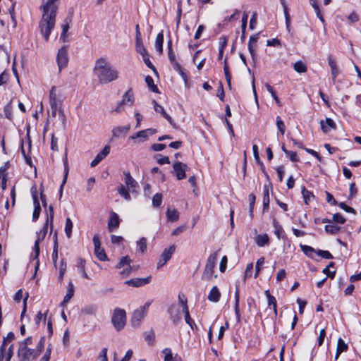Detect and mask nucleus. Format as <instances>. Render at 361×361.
I'll return each instance as SVG.
<instances>
[{
	"mask_svg": "<svg viewBox=\"0 0 361 361\" xmlns=\"http://www.w3.org/2000/svg\"><path fill=\"white\" fill-rule=\"evenodd\" d=\"M151 276L147 278H136L126 281V283L128 286L134 287H140L148 284L150 281Z\"/></svg>",
	"mask_w": 361,
	"mask_h": 361,
	"instance_id": "18",
	"label": "nucleus"
},
{
	"mask_svg": "<svg viewBox=\"0 0 361 361\" xmlns=\"http://www.w3.org/2000/svg\"><path fill=\"white\" fill-rule=\"evenodd\" d=\"M173 169L178 180L184 179L186 177L185 170L187 165L180 161H176L173 165Z\"/></svg>",
	"mask_w": 361,
	"mask_h": 361,
	"instance_id": "14",
	"label": "nucleus"
},
{
	"mask_svg": "<svg viewBox=\"0 0 361 361\" xmlns=\"http://www.w3.org/2000/svg\"><path fill=\"white\" fill-rule=\"evenodd\" d=\"M66 269V262L64 259H61L59 266V279L61 280L63 277Z\"/></svg>",
	"mask_w": 361,
	"mask_h": 361,
	"instance_id": "61",
	"label": "nucleus"
},
{
	"mask_svg": "<svg viewBox=\"0 0 361 361\" xmlns=\"http://www.w3.org/2000/svg\"><path fill=\"white\" fill-rule=\"evenodd\" d=\"M49 215L47 216L46 221L43 226V227L40 229L39 231L37 232V239L35 242L34 245V254H32L31 257L33 258V259H37L38 258V256L39 255V243L42 242L47 233L48 229V225L51 224V228H52L53 226V221H54V208L52 205H50L49 207Z\"/></svg>",
	"mask_w": 361,
	"mask_h": 361,
	"instance_id": "2",
	"label": "nucleus"
},
{
	"mask_svg": "<svg viewBox=\"0 0 361 361\" xmlns=\"http://www.w3.org/2000/svg\"><path fill=\"white\" fill-rule=\"evenodd\" d=\"M179 304H178L180 308H182V312H187L188 310V306L187 304V300L184 298V297L178 296Z\"/></svg>",
	"mask_w": 361,
	"mask_h": 361,
	"instance_id": "50",
	"label": "nucleus"
},
{
	"mask_svg": "<svg viewBox=\"0 0 361 361\" xmlns=\"http://www.w3.org/2000/svg\"><path fill=\"white\" fill-rule=\"evenodd\" d=\"M221 293L216 286L212 287L208 295V300L213 302H217L219 301Z\"/></svg>",
	"mask_w": 361,
	"mask_h": 361,
	"instance_id": "27",
	"label": "nucleus"
},
{
	"mask_svg": "<svg viewBox=\"0 0 361 361\" xmlns=\"http://www.w3.org/2000/svg\"><path fill=\"white\" fill-rule=\"evenodd\" d=\"M4 114H5V116L8 119L11 120L13 118V113H12V111H13V106H12L11 101L10 102H8L4 106Z\"/></svg>",
	"mask_w": 361,
	"mask_h": 361,
	"instance_id": "42",
	"label": "nucleus"
},
{
	"mask_svg": "<svg viewBox=\"0 0 361 361\" xmlns=\"http://www.w3.org/2000/svg\"><path fill=\"white\" fill-rule=\"evenodd\" d=\"M124 182L128 188H135L137 186V181L131 176L130 172L124 171Z\"/></svg>",
	"mask_w": 361,
	"mask_h": 361,
	"instance_id": "24",
	"label": "nucleus"
},
{
	"mask_svg": "<svg viewBox=\"0 0 361 361\" xmlns=\"http://www.w3.org/2000/svg\"><path fill=\"white\" fill-rule=\"evenodd\" d=\"M120 224V219L118 215L114 212H111L110 214V219L108 222V229L110 232L114 231L116 228L119 227Z\"/></svg>",
	"mask_w": 361,
	"mask_h": 361,
	"instance_id": "17",
	"label": "nucleus"
},
{
	"mask_svg": "<svg viewBox=\"0 0 361 361\" xmlns=\"http://www.w3.org/2000/svg\"><path fill=\"white\" fill-rule=\"evenodd\" d=\"M135 48L136 51L142 56V57H145L147 56V51L146 49L144 47V44L142 43V40L141 39H137L135 42Z\"/></svg>",
	"mask_w": 361,
	"mask_h": 361,
	"instance_id": "36",
	"label": "nucleus"
},
{
	"mask_svg": "<svg viewBox=\"0 0 361 361\" xmlns=\"http://www.w3.org/2000/svg\"><path fill=\"white\" fill-rule=\"evenodd\" d=\"M93 73L101 85L112 82L119 78V71L102 57L95 61Z\"/></svg>",
	"mask_w": 361,
	"mask_h": 361,
	"instance_id": "1",
	"label": "nucleus"
},
{
	"mask_svg": "<svg viewBox=\"0 0 361 361\" xmlns=\"http://www.w3.org/2000/svg\"><path fill=\"white\" fill-rule=\"evenodd\" d=\"M321 128L323 132L327 133L331 129L336 128V124L334 121L329 118H326L325 121L322 120L320 121Z\"/></svg>",
	"mask_w": 361,
	"mask_h": 361,
	"instance_id": "21",
	"label": "nucleus"
},
{
	"mask_svg": "<svg viewBox=\"0 0 361 361\" xmlns=\"http://www.w3.org/2000/svg\"><path fill=\"white\" fill-rule=\"evenodd\" d=\"M137 245L139 247V250L144 252L147 249V240L145 238L142 237L137 242Z\"/></svg>",
	"mask_w": 361,
	"mask_h": 361,
	"instance_id": "54",
	"label": "nucleus"
},
{
	"mask_svg": "<svg viewBox=\"0 0 361 361\" xmlns=\"http://www.w3.org/2000/svg\"><path fill=\"white\" fill-rule=\"evenodd\" d=\"M293 69L298 73H304L307 71V66L302 61H298L293 64Z\"/></svg>",
	"mask_w": 361,
	"mask_h": 361,
	"instance_id": "33",
	"label": "nucleus"
},
{
	"mask_svg": "<svg viewBox=\"0 0 361 361\" xmlns=\"http://www.w3.org/2000/svg\"><path fill=\"white\" fill-rule=\"evenodd\" d=\"M265 295L267 298L268 305L273 306L274 314L276 316L277 315V305H276V300L275 297H274L273 295H271L270 294V292L269 290H267L265 291Z\"/></svg>",
	"mask_w": 361,
	"mask_h": 361,
	"instance_id": "32",
	"label": "nucleus"
},
{
	"mask_svg": "<svg viewBox=\"0 0 361 361\" xmlns=\"http://www.w3.org/2000/svg\"><path fill=\"white\" fill-rule=\"evenodd\" d=\"M154 133L155 130L151 128L140 130L130 136L129 140H133L135 144H139L147 140L149 136L153 135Z\"/></svg>",
	"mask_w": 361,
	"mask_h": 361,
	"instance_id": "10",
	"label": "nucleus"
},
{
	"mask_svg": "<svg viewBox=\"0 0 361 361\" xmlns=\"http://www.w3.org/2000/svg\"><path fill=\"white\" fill-rule=\"evenodd\" d=\"M38 356L39 352H35V349H32L24 345H18L17 357L19 361H30L35 360Z\"/></svg>",
	"mask_w": 361,
	"mask_h": 361,
	"instance_id": "4",
	"label": "nucleus"
},
{
	"mask_svg": "<svg viewBox=\"0 0 361 361\" xmlns=\"http://www.w3.org/2000/svg\"><path fill=\"white\" fill-rule=\"evenodd\" d=\"M128 189L129 188H128L123 185H121L117 189L118 194L126 200H130V195L128 192Z\"/></svg>",
	"mask_w": 361,
	"mask_h": 361,
	"instance_id": "38",
	"label": "nucleus"
},
{
	"mask_svg": "<svg viewBox=\"0 0 361 361\" xmlns=\"http://www.w3.org/2000/svg\"><path fill=\"white\" fill-rule=\"evenodd\" d=\"M264 262V257H261L257 261L256 265H255V278H257L258 276V275L260 272V270H261V267L263 265Z\"/></svg>",
	"mask_w": 361,
	"mask_h": 361,
	"instance_id": "56",
	"label": "nucleus"
},
{
	"mask_svg": "<svg viewBox=\"0 0 361 361\" xmlns=\"http://www.w3.org/2000/svg\"><path fill=\"white\" fill-rule=\"evenodd\" d=\"M131 260L128 257V256H125V257H123L120 262L118 263V264L116 265V267L120 269L122 267H123L124 265H129L130 263Z\"/></svg>",
	"mask_w": 361,
	"mask_h": 361,
	"instance_id": "59",
	"label": "nucleus"
},
{
	"mask_svg": "<svg viewBox=\"0 0 361 361\" xmlns=\"http://www.w3.org/2000/svg\"><path fill=\"white\" fill-rule=\"evenodd\" d=\"M110 152V147L109 145H106L103 149L99 152L94 159L90 163L91 167L96 166L100 161H102Z\"/></svg>",
	"mask_w": 361,
	"mask_h": 361,
	"instance_id": "16",
	"label": "nucleus"
},
{
	"mask_svg": "<svg viewBox=\"0 0 361 361\" xmlns=\"http://www.w3.org/2000/svg\"><path fill=\"white\" fill-rule=\"evenodd\" d=\"M302 193L306 204H307L308 202H310L311 199L314 197L312 192L306 190L305 188H302Z\"/></svg>",
	"mask_w": 361,
	"mask_h": 361,
	"instance_id": "52",
	"label": "nucleus"
},
{
	"mask_svg": "<svg viewBox=\"0 0 361 361\" xmlns=\"http://www.w3.org/2000/svg\"><path fill=\"white\" fill-rule=\"evenodd\" d=\"M163 42L164 34L163 32H161L157 35L155 41V48L159 52V54H162L163 52Z\"/></svg>",
	"mask_w": 361,
	"mask_h": 361,
	"instance_id": "34",
	"label": "nucleus"
},
{
	"mask_svg": "<svg viewBox=\"0 0 361 361\" xmlns=\"http://www.w3.org/2000/svg\"><path fill=\"white\" fill-rule=\"evenodd\" d=\"M151 304L152 301H147L143 306L140 307L134 311L131 318V323L133 326H138L140 325L141 321L146 316Z\"/></svg>",
	"mask_w": 361,
	"mask_h": 361,
	"instance_id": "6",
	"label": "nucleus"
},
{
	"mask_svg": "<svg viewBox=\"0 0 361 361\" xmlns=\"http://www.w3.org/2000/svg\"><path fill=\"white\" fill-rule=\"evenodd\" d=\"M239 300H240V295H239V287L236 285L235 291V314L236 317V320L238 322L240 320V314L239 309Z\"/></svg>",
	"mask_w": 361,
	"mask_h": 361,
	"instance_id": "25",
	"label": "nucleus"
},
{
	"mask_svg": "<svg viewBox=\"0 0 361 361\" xmlns=\"http://www.w3.org/2000/svg\"><path fill=\"white\" fill-rule=\"evenodd\" d=\"M73 222L70 218H67L65 225V233L68 238H70L72 235Z\"/></svg>",
	"mask_w": 361,
	"mask_h": 361,
	"instance_id": "41",
	"label": "nucleus"
},
{
	"mask_svg": "<svg viewBox=\"0 0 361 361\" xmlns=\"http://www.w3.org/2000/svg\"><path fill=\"white\" fill-rule=\"evenodd\" d=\"M49 104L51 109V116L53 117L56 116L58 111L61 113V101L57 98L55 86H53L49 92Z\"/></svg>",
	"mask_w": 361,
	"mask_h": 361,
	"instance_id": "8",
	"label": "nucleus"
},
{
	"mask_svg": "<svg viewBox=\"0 0 361 361\" xmlns=\"http://www.w3.org/2000/svg\"><path fill=\"white\" fill-rule=\"evenodd\" d=\"M333 220L336 223L341 224H343L345 222V219L339 213H336L333 215Z\"/></svg>",
	"mask_w": 361,
	"mask_h": 361,
	"instance_id": "63",
	"label": "nucleus"
},
{
	"mask_svg": "<svg viewBox=\"0 0 361 361\" xmlns=\"http://www.w3.org/2000/svg\"><path fill=\"white\" fill-rule=\"evenodd\" d=\"M8 162L6 163L0 168V179L1 180V188L3 190L6 189L7 174L6 170L8 169Z\"/></svg>",
	"mask_w": 361,
	"mask_h": 361,
	"instance_id": "22",
	"label": "nucleus"
},
{
	"mask_svg": "<svg viewBox=\"0 0 361 361\" xmlns=\"http://www.w3.org/2000/svg\"><path fill=\"white\" fill-rule=\"evenodd\" d=\"M145 82H146L147 85H148L149 88L152 92H158V88H157V85H154V80H153V78L151 76L147 75L145 78Z\"/></svg>",
	"mask_w": 361,
	"mask_h": 361,
	"instance_id": "44",
	"label": "nucleus"
},
{
	"mask_svg": "<svg viewBox=\"0 0 361 361\" xmlns=\"http://www.w3.org/2000/svg\"><path fill=\"white\" fill-rule=\"evenodd\" d=\"M217 261V253L209 256L204 270L202 275V279L205 281H209L212 278L214 274V269Z\"/></svg>",
	"mask_w": 361,
	"mask_h": 361,
	"instance_id": "7",
	"label": "nucleus"
},
{
	"mask_svg": "<svg viewBox=\"0 0 361 361\" xmlns=\"http://www.w3.org/2000/svg\"><path fill=\"white\" fill-rule=\"evenodd\" d=\"M13 355V344H10L7 348L6 347V352L4 353V359L6 361H10L12 356Z\"/></svg>",
	"mask_w": 361,
	"mask_h": 361,
	"instance_id": "48",
	"label": "nucleus"
},
{
	"mask_svg": "<svg viewBox=\"0 0 361 361\" xmlns=\"http://www.w3.org/2000/svg\"><path fill=\"white\" fill-rule=\"evenodd\" d=\"M74 294V286L73 284L70 282L68 283V288H67V292L66 295L63 298V301L61 302V305L64 306L66 303H68L70 300L72 298Z\"/></svg>",
	"mask_w": 361,
	"mask_h": 361,
	"instance_id": "28",
	"label": "nucleus"
},
{
	"mask_svg": "<svg viewBox=\"0 0 361 361\" xmlns=\"http://www.w3.org/2000/svg\"><path fill=\"white\" fill-rule=\"evenodd\" d=\"M15 339V334L13 332L8 333L6 337L3 338V342L0 347V361L4 360V353L6 352V347L8 346Z\"/></svg>",
	"mask_w": 361,
	"mask_h": 361,
	"instance_id": "15",
	"label": "nucleus"
},
{
	"mask_svg": "<svg viewBox=\"0 0 361 361\" xmlns=\"http://www.w3.org/2000/svg\"><path fill=\"white\" fill-rule=\"evenodd\" d=\"M183 313L185 314V321L190 326V328L192 329H193L194 327L197 328L195 322L190 316L189 310H188L187 312H184Z\"/></svg>",
	"mask_w": 361,
	"mask_h": 361,
	"instance_id": "49",
	"label": "nucleus"
},
{
	"mask_svg": "<svg viewBox=\"0 0 361 361\" xmlns=\"http://www.w3.org/2000/svg\"><path fill=\"white\" fill-rule=\"evenodd\" d=\"M340 226L335 225L333 222L325 226V231L329 234L335 235L340 231Z\"/></svg>",
	"mask_w": 361,
	"mask_h": 361,
	"instance_id": "37",
	"label": "nucleus"
},
{
	"mask_svg": "<svg viewBox=\"0 0 361 361\" xmlns=\"http://www.w3.org/2000/svg\"><path fill=\"white\" fill-rule=\"evenodd\" d=\"M248 200L250 204V216L251 218L253 216V209L255 204L256 197L254 194L251 193L248 196Z\"/></svg>",
	"mask_w": 361,
	"mask_h": 361,
	"instance_id": "45",
	"label": "nucleus"
},
{
	"mask_svg": "<svg viewBox=\"0 0 361 361\" xmlns=\"http://www.w3.org/2000/svg\"><path fill=\"white\" fill-rule=\"evenodd\" d=\"M162 196L159 193H157L153 196L152 204L154 207H159L161 204Z\"/></svg>",
	"mask_w": 361,
	"mask_h": 361,
	"instance_id": "60",
	"label": "nucleus"
},
{
	"mask_svg": "<svg viewBox=\"0 0 361 361\" xmlns=\"http://www.w3.org/2000/svg\"><path fill=\"white\" fill-rule=\"evenodd\" d=\"M42 18L39 22V29L46 41L49 39V35L55 25L56 11L43 10Z\"/></svg>",
	"mask_w": 361,
	"mask_h": 361,
	"instance_id": "3",
	"label": "nucleus"
},
{
	"mask_svg": "<svg viewBox=\"0 0 361 361\" xmlns=\"http://www.w3.org/2000/svg\"><path fill=\"white\" fill-rule=\"evenodd\" d=\"M310 1V3L311 4V6L313 7L315 13H316V15L318 17V18L322 22L324 23V18L321 13V11H320V9H319V6L317 4V0H309Z\"/></svg>",
	"mask_w": 361,
	"mask_h": 361,
	"instance_id": "40",
	"label": "nucleus"
},
{
	"mask_svg": "<svg viewBox=\"0 0 361 361\" xmlns=\"http://www.w3.org/2000/svg\"><path fill=\"white\" fill-rule=\"evenodd\" d=\"M130 128V125L118 126L113 129L112 133L114 137H119L121 134H126Z\"/></svg>",
	"mask_w": 361,
	"mask_h": 361,
	"instance_id": "31",
	"label": "nucleus"
},
{
	"mask_svg": "<svg viewBox=\"0 0 361 361\" xmlns=\"http://www.w3.org/2000/svg\"><path fill=\"white\" fill-rule=\"evenodd\" d=\"M257 13L255 12L252 13L251 18H250V28L251 30H254L257 25Z\"/></svg>",
	"mask_w": 361,
	"mask_h": 361,
	"instance_id": "64",
	"label": "nucleus"
},
{
	"mask_svg": "<svg viewBox=\"0 0 361 361\" xmlns=\"http://www.w3.org/2000/svg\"><path fill=\"white\" fill-rule=\"evenodd\" d=\"M167 219L170 221L174 222L178 220V213L176 209H168L166 211Z\"/></svg>",
	"mask_w": 361,
	"mask_h": 361,
	"instance_id": "39",
	"label": "nucleus"
},
{
	"mask_svg": "<svg viewBox=\"0 0 361 361\" xmlns=\"http://www.w3.org/2000/svg\"><path fill=\"white\" fill-rule=\"evenodd\" d=\"M224 74H225V78H226V82L228 83V87L231 88V75L229 72L228 66L226 63V60L224 61Z\"/></svg>",
	"mask_w": 361,
	"mask_h": 361,
	"instance_id": "47",
	"label": "nucleus"
},
{
	"mask_svg": "<svg viewBox=\"0 0 361 361\" xmlns=\"http://www.w3.org/2000/svg\"><path fill=\"white\" fill-rule=\"evenodd\" d=\"M85 261L83 259H80L79 260V262H78V268L79 271L82 274V276L84 278L88 279L89 276H88L87 274L86 273V271L85 270Z\"/></svg>",
	"mask_w": 361,
	"mask_h": 361,
	"instance_id": "46",
	"label": "nucleus"
},
{
	"mask_svg": "<svg viewBox=\"0 0 361 361\" xmlns=\"http://www.w3.org/2000/svg\"><path fill=\"white\" fill-rule=\"evenodd\" d=\"M259 33H257L254 35H252L250 37L249 43H248V49L250 55L252 56V59L255 57V50L253 48V44L257 42L258 38H259Z\"/></svg>",
	"mask_w": 361,
	"mask_h": 361,
	"instance_id": "35",
	"label": "nucleus"
},
{
	"mask_svg": "<svg viewBox=\"0 0 361 361\" xmlns=\"http://www.w3.org/2000/svg\"><path fill=\"white\" fill-rule=\"evenodd\" d=\"M317 254L319 257L324 258V259H332L333 258L332 255L329 251H326V250H319L317 251Z\"/></svg>",
	"mask_w": 361,
	"mask_h": 361,
	"instance_id": "62",
	"label": "nucleus"
},
{
	"mask_svg": "<svg viewBox=\"0 0 361 361\" xmlns=\"http://www.w3.org/2000/svg\"><path fill=\"white\" fill-rule=\"evenodd\" d=\"M126 314L124 310L116 308L111 317V323L117 331L123 329L126 324Z\"/></svg>",
	"mask_w": 361,
	"mask_h": 361,
	"instance_id": "5",
	"label": "nucleus"
},
{
	"mask_svg": "<svg viewBox=\"0 0 361 361\" xmlns=\"http://www.w3.org/2000/svg\"><path fill=\"white\" fill-rule=\"evenodd\" d=\"M280 2H281V4L282 5L283 8L284 16H285L286 23H287V27H288V22L290 20V16L288 14V7H287V5H286V0H280Z\"/></svg>",
	"mask_w": 361,
	"mask_h": 361,
	"instance_id": "57",
	"label": "nucleus"
},
{
	"mask_svg": "<svg viewBox=\"0 0 361 361\" xmlns=\"http://www.w3.org/2000/svg\"><path fill=\"white\" fill-rule=\"evenodd\" d=\"M328 63L331 68V73L332 80L334 81L335 79L336 78V77L340 73V71L336 64L335 59H334V57L331 55H329L328 56Z\"/></svg>",
	"mask_w": 361,
	"mask_h": 361,
	"instance_id": "19",
	"label": "nucleus"
},
{
	"mask_svg": "<svg viewBox=\"0 0 361 361\" xmlns=\"http://www.w3.org/2000/svg\"><path fill=\"white\" fill-rule=\"evenodd\" d=\"M97 307L95 305H89L82 310V312L85 314H94L97 312Z\"/></svg>",
	"mask_w": 361,
	"mask_h": 361,
	"instance_id": "51",
	"label": "nucleus"
},
{
	"mask_svg": "<svg viewBox=\"0 0 361 361\" xmlns=\"http://www.w3.org/2000/svg\"><path fill=\"white\" fill-rule=\"evenodd\" d=\"M273 224L274 227V234L279 240L281 238V233L283 231V228L276 220H274Z\"/></svg>",
	"mask_w": 361,
	"mask_h": 361,
	"instance_id": "55",
	"label": "nucleus"
},
{
	"mask_svg": "<svg viewBox=\"0 0 361 361\" xmlns=\"http://www.w3.org/2000/svg\"><path fill=\"white\" fill-rule=\"evenodd\" d=\"M255 243L259 247L269 245V238L267 234H259L255 237Z\"/></svg>",
	"mask_w": 361,
	"mask_h": 361,
	"instance_id": "29",
	"label": "nucleus"
},
{
	"mask_svg": "<svg viewBox=\"0 0 361 361\" xmlns=\"http://www.w3.org/2000/svg\"><path fill=\"white\" fill-rule=\"evenodd\" d=\"M32 198L34 202L35 209L32 214V221H36L39 216L41 212L40 204L37 199V192H32Z\"/></svg>",
	"mask_w": 361,
	"mask_h": 361,
	"instance_id": "20",
	"label": "nucleus"
},
{
	"mask_svg": "<svg viewBox=\"0 0 361 361\" xmlns=\"http://www.w3.org/2000/svg\"><path fill=\"white\" fill-rule=\"evenodd\" d=\"M175 250L176 247L173 245L164 250L157 262V269L163 267L171 258Z\"/></svg>",
	"mask_w": 361,
	"mask_h": 361,
	"instance_id": "11",
	"label": "nucleus"
},
{
	"mask_svg": "<svg viewBox=\"0 0 361 361\" xmlns=\"http://www.w3.org/2000/svg\"><path fill=\"white\" fill-rule=\"evenodd\" d=\"M155 111L160 113L170 123H172L171 117L164 111L163 106L158 104L156 101H153Z\"/></svg>",
	"mask_w": 361,
	"mask_h": 361,
	"instance_id": "30",
	"label": "nucleus"
},
{
	"mask_svg": "<svg viewBox=\"0 0 361 361\" xmlns=\"http://www.w3.org/2000/svg\"><path fill=\"white\" fill-rule=\"evenodd\" d=\"M162 353L164 355V361H172L173 357L171 350L169 348H166L162 350Z\"/></svg>",
	"mask_w": 361,
	"mask_h": 361,
	"instance_id": "58",
	"label": "nucleus"
},
{
	"mask_svg": "<svg viewBox=\"0 0 361 361\" xmlns=\"http://www.w3.org/2000/svg\"><path fill=\"white\" fill-rule=\"evenodd\" d=\"M348 348V345L344 342L342 338H338L337 342L336 353L335 355V360H338L341 353L346 351Z\"/></svg>",
	"mask_w": 361,
	"mask_h": 361,
	"instance_id": "26",
	"label": "nucleus"
},
{
	"mask_svg": "<svg viewBox=\"0 0 361 361\" xmlns=\"http://www.w3.org/2000/svg\"><path fill=\"white\" fill-rule=\"evenodd\" d=\"M134 103L133 93L131 90H128L123 95V99L120 102V105H130L132 106Z\"/></svg>",
	"mask_w": 361,
	"mask_h": 361,
	"instance_id": "23",
	"label": "nucleus"
},
{
	"mask_svg": "<svg viewBox=\"0 0 361 361\" xmlns=\"http://www.w3.org/2000/svg\"><path fill=\"white\" fill-rule=\"evenodd\" d=\"M276 126L281 134L283 135L285 133L286 127L283 121H282L280 116L276 117Z\"/></svg>",
	"mask_w": 361,
	"mask_h": 361,
	"instance_id": "53",
	"label": "nucleus"
},
{
	"mask_svg": "<svg viewBox=\"0 0 361 361\" xmlns=\"http://www.w3.org/2000/svg\"><path fill=\"white\" fill-rule=\"evenodd\" d=\"M71 20L68 18L65 19L64 23L61 25L62 27V32L61 35V38L65 40L66 32H68L69 29V23H71Z\"/></svg>",
	"mask_w": 361,
	"mask_h": 361,
	"instance_id": "43",
	"label": "nucleus"
},
{
	"mask_svg": "<svg viewBox=\"0 0 361 361\" xmlns=\"http://www.w3.org/2000/svg\"><path fill=\"white\" fill-rule=\"evenodd\" d=\"M170 319L174 325H178L182 319V308L177 304H172L168 309Z\"/></svg>",
	"mask_w": 361,
	"mask_h": 361,
	"instance_id": "9",
	"label": "nucleus"
},
{
	"mask_svg": "<svg viewBox=\"0 0 361 361\" xmlns=\"http://www.w3.org/2000/svg\"><path fill=\"white\" fill-rule=\"evenodd\" d=\"M68 62V51L66 47L61 48L57 54V63L59 71L65 68Z\"/></svg>",
	"mask_w": 361,
	"mask_h": 361,
	"instance_id": "13",
	"label": "nucleus"
},
{
	"mask_svg": "<svg viewBox=\"0 0 361 361\" xmlns=\"http://www.w3.org/2000/svg\"><path fill=\"white\" fill-rule=\"evenodd\" d=\"M93 243L94 245V255L100 261H105L107 259L106 255L104 250L101 247V243L99 238L97 235H94L93 237Z\"/></svg>",
	"mask_w": 361,
	"mask_h": 361,
	"instance_id": "12",
	"label": "nucleus"
}]
</instances>
